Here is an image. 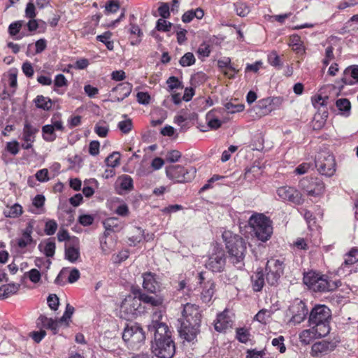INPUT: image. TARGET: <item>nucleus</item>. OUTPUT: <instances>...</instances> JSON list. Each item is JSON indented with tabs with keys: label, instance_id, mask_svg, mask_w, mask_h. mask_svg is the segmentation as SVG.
<instances>
[{
	"label": "nucleus",
	"instance_id": "obj_1",
	"mask_svg": "<svg viewBox=\"0 0 358 358\" xmlns=\"http://www.w3.org/2000/svg\"><path fill=\"white\" fill-rule=\"evenodd\" d=\"M162 313H155L153 320L160 318ZM148 330L154 333V342L152 344V353L159 358H171L176 351L175 343L171 338L169 327L164 322L152 320Z\"/></svg>",
	"mask_w": 358,
	"mask_h": 358
},
{
	"label": "nucleus",
	"instance_id": "obj_2",
	"mask_svg": "<svg viewBox=\"0 0 358 358\" xmlns=\"http://www.w3.org/2000/svg\"><path fill=\"white\" fill-rule=\"evenodd\" d=\"M222 236L225 242L230 261L238 268H242L244 266L243 260L246 252L245 241L230 231H224Z\"/></svg>",
	"mask_w": 358,
	"mask_h": 358
},
{
	"label": "nucleus",
	"instance_id": "obj_3",
	"mask_svg": "<svg viewBox=\"0 0 358 358\" xmlns=\"http://www.w3.org/2000/svg\"><path fill=\"white\" fill-rule=\"evenodd\" d=\"M303 281L313 292H331L341 285L340 280H331L327 275L313 271L304 273Z\"/></svg>",
	"mask_w": 358,
	"mask_h": 358
},
{
	"label": "nucleus",
	"instance_id": "obj_4",
	"mask_svg": "<svg viewBox=\"0 0 358 358\" xmlns=\"http://www.w3.org/2000/svg\"><path fill=\"white\" fill-rule=\"evenodd\" d=\"M272 224L271 220L263 213H254L248 220L255 237L262 242H266L271 237L273 229Z\"/></svg>",
	"mask_w": 358,
	"mask_h": 358
},
{
	"label": "nucleus",
	"instance_id": "obj_5",
	"mask_svg": "<svg viewBox=\"0 0 358 358\" xmlns=\"http://www.w3.org/2000/svg\"><path fill=\"white\" fill-rule=\"evenodd\" d=\"M331 310L325 305H317L311 310L309 315L310 327H315L320 331V334H329L330 332L329 320Z\"/></svg>",
	"mask_w": 358,
	"mask_h": 358
},
{
	"label": "nucleus",
	"instance_id": "obj_6",
	"mask_svg": "<svg viewBox=\"0 0 358 358\" xmlns=\"http://www.w3.org/2000/svg\"><path fill=\"white\" fill-rule=\"evenodd\" d=\"M122 339L132 350H138L145 339V332L138 323L127 324L122 333Z\"/></svg>",
	"mask_w": 358,
	"mask_h": 358
},
{
	"label": "nucleus",
	"instance_id": "obj_7",
	"mask_svg": "<svg viewBox=\"0 0 358 358\" xmlns=\"http://www.w3.org/2000/svg\"><path fill=\"white\" fill-rule=\"evenodd\" d=\"M166 177L173 182H188L195 177L196 169L193 167H184L181 165H171L166 167Z\"/></svg>",
	"mask_w": 358,
	"mask_h": 358
},
{
	"label": "nucleus",
	"instance_id": "obj_8",
	"mask_svg": "<svg viewBox=\"0 0 358 358\" xmlns=\"http://www.w3.org/2000/svg\"><path fill=\"white\" fill-rule=\"evenodd\" d=\"M315 166L322 175L332 176L336 172V161L334 156L328 150H322L315 156Z\"/></svg>",
	"mask_w": 358,
	"mask_h": 358
},
{
	"label": "nucleus",
	"instance_id": "obj_9",
	"mask_svg": "<svg viewBox=\"0 0 358 358\" xmlns=\"http://www.w3.org/2000/svg\"><path fill=\"white\" fill-rule=\"evenodd\" d=\"M141 303L135 295L127 296L120 306L121 317L129 320L135 318L140 313Z\"/></svg>",
	"mask_w": 358,
	"mask_h": 358
},
{
	"label": "nucleus",
	"instance_id": "obj_10",
	"mask_svg": "<svg viewBox=\"0 0 358 358\" xmlns=\"http://www.w3.org/2000/svg\"><path fill=\"white\" fill-rule=\"evenodd\" d=\"M300 187L308 196L318 197L324 192V184L319 178H303L299 182Z\"/></svg>",
	"mask_w": 358,
	"mask_h": 358
},
{
	"label": "nucleus",
	"instance_id": "obj_11",
	"mask_svg": "<svg viewBox=\"0 0 358 358\" xmlns=\"http://www.w3.org/2000/svg\"><path fill=\"white\" fill-rule=\"evenodd\" d=\"M225 265V254L220 248H215L205 263L206 268L213 273L222 272Z\"/></svg>",
	"mask_w": 358,
	"mask_h": 358
},
{
	"label": "nucleus",
	"instance_id": "obj_12",
	"mask_svg": "<svg viewBox=\"0 0 358 358\" xmlns=\"http://www.w3.org/2000/svg\"><path fill=\"white\" fill-rule=\"evenodd\" d=\"M276 193L282 201H288L294 205H300L303 202L302 194L295 187L282 186L277 189Z\"/></svg>",
	"mask_w": 358,
	"mask_h": 358
},
{
	"label": "nucleus",
	"instance_id": "obj_13",
	"mask_svg": "<svg viewBox=\"0 0 358 358\" xmlns=\"http://www.w3.org/2000/svg\"><path fill=\"white\" fill-rule=\"evenodd\" d=\"M358 262V248H352L348 253L345 255L344 262L337 269L336 273L339 276H347L352 272V266Z\"/></svg>",
	"mask_w": 358,
	"mask_h": 358
},
{
	"label": "nucleus",
	"instance_id": "obj_14",
	"mask_svg": "<svg viewBox=\"0 0 358 358\" xmlns=\"http://www.w3.org/2000/svg\"><path fill=\"white\" fill-rule=\"evenodd\" d=\"M201 315L198 306L189 303L184 306L182 321L196 325L201 324Z\"/></svg>",
	"mask_w": 358,
	"mask_h": 358
},
{
	"label": "nucleus",
	"instance_id": "obj_15",
	"mask_svg": "<svg viewBox=\"0 0 358 358\" xmlns=\"http://www.w3.org/2000/svg\"><path fill=\"white\" fill-rule=\"evenodd\" d=\"M336 347L334 342L327 341L316 342L311 347L310 355L315 357H321L332 352Z\"/></svg>",
	"mask_w": 358,
	"mask_h": 358
},
{
	"label": "nucleus",
	"instance_id": "obj_16",
	"mask_svg": "<svg viewBox=\"0 0 358 358\" xmlns=\"http://www.w3.org/2000/svg\"><path fill=\"white\" fill-rule=\"evenodd\" d=\"M132 91V85L125 82L118 84L113 87L110 93L112 101L120 102L129 96Z\"/></svg>",
	"mask_w": 358,
	"mask_h": 358
},
{
	"label": "nucleus",
	"instance_id": "obj_17",
	"mask_svg": "<svg viewBox=\"0 0 358 358\" xmlns=\"http://www.w3.org/2000/svg\"><path fill=\"white\" fill-rule=\"evenodd\" d=\"M64 255L65 259L71 263H75L80 259V243L77 238L66 243Z\"/></svg>",
	"mask_w": 358,
	"mask_h": 358
},
{
	"label": "nucleus",
	"instance_id": "obj_18",
	"mask_svg": "<svg viewBox=\"0 0 358 358\" xmlns=\"http://www.w3.org/2000/svg\"><path fill=\"white\" fill-rule=\"evenodd\" d=\"M199 327L200 324L193 325L191 323L181 321V325L178 331L182 338L191 342L196 338V335L199 332Z\"/></svg>",
	"mask_w": 358,
	"mask_h": 358
},
{
	"label": "nucleus",
	"instance_id": "obj_19",
	"mask_svg": "<svg viewBox=\"0 0 358 358\" xmlns=\"http://www.w3.org/2000/svg\"><path fill=\"white\" fill-rule=\"evenodd\" d=\"M289 310L292 313L290 321L294 324H300L303 322L308 313L306 304L301 301L294 303Z\"/></svg>",
	"mask_w": 358,
	"mask_h": 358
},
{
	"label": "nucleus",
	"instance_id": "obj_20",
	"mask_svg": "<svg viewBox=\"0 0 358 358\" xmlns=\"http://www.w3.org/2000/svg\"><path fill=\"white\" fill-rule=\"evenodd\" d=\"M136 297L139 299L140 303H143L152 308H160L162 306L164 303V299L162 296L159 295L150 296L143 292L141 289H138L134 292Z\"/></svg>",
	"mask_w": 358,
	"mask_h": 358
},
{
	"label": "nucleus",
	"instance_id": "obj_21",
	"mask_svg": "<svg viewBox=\"0 0 358 358\" xmlns=\"http://www.w3.org/2000/svg\"><path fill=\"white\" fill-rule=\"evenodd\" d=\"M200 283L203 284L202 286V292L201 294V299L203 302L208 303L211 301L215 292V283L213 280H209L206 282H203L204 280L203 273H199Z\"/></svg>",
	"mask_w": 358,
	"mask_h": 358
},
{
	"label": "nucleus",
	"instance_id": "obj_22",
	"mask_svg": "<svg viewBox=\"0 0 358 358\" xmlns=\"http://www.w3.org/2000/svg\"><path fill=\"white\" fill-rule=\"evenodd\" d=\"M35 220H29L24 229H23L22 233V237L17 240V245L20 248H24L27 245L31 244L33 243V238L31 237V234L34 231V227L35 225Z\"/></svg>",
	"mask_w": 358,
	"mask_h": 358
},
{
	"label": "nucleus",
	"instance_id": "obj_23",
	"mask_svg": "<svg viewBox=\"0 0 358 358\" xmlns=\"http://www.w3.org/2000/svg\"><path fill=\"white\" fill-rule=\"evenodd\" d=\"M143 287L150 293H155L159 287V283L156 278V275L151 272H146L142 275Z\"/></svg>",
	"mask_w": 358,
	"mask_h": 358
},
{
	"label": "nucleus",
	"instance_id": "obj_24",
	"mask_svg": "<svg viewBox=\"0 0 358 358\" xmlns=\"http://www.w3.org/2000/svg\"><path fill=\"white\" fill-rule=\"evenodd\" d=\"M320 332V331L318 329L315 328V327H310V329H305L300 333L299 340L301 343L308 345L315 338L327 336V334H322Z\"/></svg>",
	"mask_w": 358,
	"mask_h": 358
},
{
	"label": "nucleus",
	"instance_id": "obj_25",
	"mask_svg": "<svg viewBox=\"0 0 358 358\" xmlns=\"http://www.w3.org/2000/svg\"><path fill=\"white\" fill-rule=\"evenodd\" d=\"M231 325L232 320L228 315V312L226 310L217 315L214 324L215 329L219 332L225 331L229 327H231Z\"/></svg>",
	"mask_w": 358,
	"mask_h": 358
},
{
	"label": "nucleus",
	"instance_id": "obj_26",
	"mask_svg": "<svg viewBox=\"0 0 358 358\" xmlns=\"http://www.w3.org/2000/svg\"><path fill=\"white\" fill-rule=\"evenodd\" d=\"M283 101L284 99L282 96H272L260 100L259 103L260 107L272 111L278 109L282 106Z\"/></svg>",
	"mask_w": 358,
	"mask_h": 358
},
{
	"label": "nucleus",
	"instance_id": "obj_27",
	"mask_svg": "<svg viewBox=\"0 0 358 358\" xmlns=\"http://www.w3.org/2000/svg\"><path fill=\"white\" fill-rule=\"evenodd\" d=\"M38 321V324H41L43 327L50 329L54 334H56L59 327L64 324L60 319L59 320H54L44 315H41Z\"/></svg>",
	"mask_w": 358,
	"mask_h": 358
},
{
	"label": "nucleus",
	"instance_id": "obj_28",
	"mask_svg": "<svg viewBox=\"0 0 358 358\" xmlns=\"http://www.w3.org/2000/svg\"><path fill=\"white\" fill-rule=\"evenodd\" d=\"M103 224L106 230V236H108L110 232L120 231L123 227L122 222L118 218L114 217L106 219Z\"/></svg>",
	"mask_w": 358,
	"mask_h": 358
},
{
	"label": "nucleus",
	"instance_id": "obj_29",
	"mask_svg": "<svg viewBox=\"0 0 358 358\" xmlns=\"http://www.w3.org/2000/svg\"><path fill=\"white\" fill-rule=\"evenodd\" d=\"M24 25V21L18 20L12 22L8 27V33L11 37L15 40H20L24 36L20 34V31Z\"/></svg>",
	"mask_w": 358,
	"mask_h": 358
},
{
	"label": "nucleus",
	"instance_id": "obj_30",
	"mask_svg": "<svg viewBox=\"0 0 358 358\" xmlns=\"http://www.w3.org/2000/svg\"><path fill=\"white\" fill-rule=\"evenodd\" d=\"M266 271H272L282 275L284 271V262L278 259H271L267 262Z\"/></svg>",
	"mask_w": 358,
	"mask_h": 358
},
{
	"label": "nucleus",
	"instance_id": "obj_31",
	"mask_svg": "<svg viewBox=\"0 0 358 358\" xmlns=\"http://www.w3.org/2000/svg\"><path fill=\"white\" fill-rule=\"evenodd\" d=\"M252 289L255 292L262 290L264 285V275L262 271H257L251 277Z\"/></svg>",
	"mask_w": 358,
	"mask_h": 358
},
{
	"label": "nucleus",
	"instance_id": "obj_32",
	"mask_svg": "<svg viewBox=\"0 0 358 358\" xmlns=\"http://www.w3.org/2000/svg\"><path fill=\"white\" fill-rule=\"evenodd\" d=\"M204 15V11L201 8H197L195 10H189L185 12L182 16L183 22H190L194 18L201 19Z\"/></svg>",
	"mask_w": 358,
	"mask_h": 358
},
{
	"label": "nucleus",
	"instance_id": "obj_33",
	"mask_svg": "<svg viewBox=\"0 0 358 358\" xmlns=\"http://www.w3.org/2000/svg\"><path fill=\"white\" fill-rule=\"evenodd\" d=\"M336 106L339 110V114L348 117L350 114L351 104L348 99L345 98L338 99L336 101Z\"/></svg>",
	"mask_w": 358,
	"mask_h": 358
},
{
	"label": "nucleus",
	"instance_id": "obj_34",
	"mask_svg": "<svg viewBox=\"0 0 358 358\" xmlns=\"http://www.w3.org/2000/svg\"><path fill=\"white\" fill-rule=\"evenodd\" d=\"M38 129L26 122L23 128L22 139L24 141H34Z\"/></svg>",
	"mask_w": 358,
	"mask_h": 358
},
{
	"label": "nucleus",
	"instance_id": "obj_35",
	"mask_svg": "<svg viewBox=\"0 0 358 358\" xmlns=\"http://www.w3.org/2000/svg\"><path fill=\"white\" fill-rule=\"evenodd\" d=\"M22 213V207L19 203H15L10 206H8L3 211V214L6 217L11 218L18 217Z\"/></svg>",
	"mask_w": 358,
	"mask_h": 358
},
{
	"label": "nucleus",
	"instance_id": "obj_36",
	"mask_svg": "<svg viewBox=\"0 0 358 358\" xmlns=\"http://www.w3.org/2000/svg\"><path fill=\"white\" fill-rule=\"evenodd\" d=\"M19 285L14 283L3 285L0 287V298H8L10 295L16 293L19 289Z\"/></svg>",
	"mask_w": 358,
	"mask_h": 358
},
{
	"label": "nucleus",
	"instance_id": "obj_37",
	"mask_svg": "<svg viewBox=\"0 0 358 358\" xmlns=\"http://www.w3.org/2000/svg\"><path fill=\"white\" fill-rule=\"evenodd\" d=\"M289 45L297 53H303L305 52L301 38L298 35H292L290 36Z\"/></svg>",
	"mask_w": 358,
	"mask_h": 358
},
{
	"label": "nucleus",
	"instance_id": "obj_38",
	"mask_svg": "<svg viewBox=\"0 0 358 358\" xmlns=\"http://www.w3.org/2000/svg\"><path fill=\"white\" fill-rule=\"evenodd\" d=\"M34 103L38 108L44 110H49L52 106L51 99L43 95H38L34 99Z\"/></svg>",
	"mask_w": 358,
	"mask_h": 358
},
{
	"label": "nucleus",
	"instance_id": "obj_39",
	"mask_svg": "<svg viewBox=\"0 0 358 358\" xmlns=\"http://www.w3.org/2000/svg\"><path fill=\"white\" fill-rule=\"evenodd\" d=\"M27 27L31 32L37 29H39V32H44L46 29V23L41 20H34L32 18L27 23Z\"/></svg>",
	"mask_w": 358,
	"mask_h": 358
},
{
	"label": "nucleus",
	"instance_id": "obj_40",
	"mask_svg": "<svg viewBox=\"0 0 358 358\" xmlns=\"http://www.w3.org/2000/svg\"><path fill=\"white\" fill-rule=\"evenodd\" d=\"M38 248L46 257H52L55 253V243L53 240L48 239L44 245L40 244Z\"/></svg>",
	"mask_w": 358,
	"mask_h": 358
},
{
	"label": "nucleus",
	"instance_id": "obj_41",
	"mask_svg": "<svg viewBox=\"0 0 358 358\" xmlns=\"http://www.w3.org/2000/svg\"><path fill=\"white\" fill-rule=\"evenodd\" d=\"M260 173V169L257 166H252L245 170L244 179L250 183L255 181Z\"/></svg>",
	"mask_w": 358,
	"mask_h": 358
},
{
	"label": "nucleus",
	"instance_id": "obj_42",
	"mask_svg": "<svg viewBox=\"0 0 358 358\" xmlns=\"http://www.w3.org/2000/svg\"><path fill=\"white\" fill-rule=\"evenodd\" d=\"M55 131L51 124H46L42 127L43 138L48 142L54 141L57 137Z\"/></svg>",
	"mask_w": 358,
	"mask_h": 358
},
{
	"label": "nucleus",
	"instance_id": "obj_43",
	"mask_svg": "<svg viewBox=\"0 0 358 358\" xmlns=\"http://www.w3.org/2000/svg\"><path fill=\"white\" fill-rule=\"evenodd\" d=\"M206 121L208 126L213 129L220 128L222 124L218 118L215 117L214 112L213 110L206 114Z\"/></svg>",
	"mask_w": 358,
	"mask_h": 358
},
{
	"label": "nucleus",
	"instance_id": "obj_44",
	"mask_svg": "<svg viewBox=\"0 0 358 358\" xmlns=\"http://www.w3.org/2000/svg\"><path fill=\"white\" fill-rule=\"evenodd\" d=\"M120 162V155L118 152H113L109 155L105 162L106 166L110 168H115L119 166Z\"/></svg>",
	"mask_w": 358,
	"mask_h": 358
},
{
	"label": "nucleus",
	"instance_id": "obj_45",
	"mask_svg": "<svg viewBox=\"0 0 358 358\" xmlns=\"http://www.w3.org/2000/svg\"><path fill=\"white\" fill-rule=\"evenodd\" d=\"M94 131L99 137L104 138L108 133L109 126L106 122H99L95 124Z\"/></svg>",
	"mask_w": 358,
	"mask_h": 358
},
{
	"label": "nucleus",
	"instance_id": "obj_46",
	"mask_svg": "<svg viewBox=\"0 0 358 358\" xmlns=\"http://www.w3.org/2000/svg\"><path fill=\"white\" fill-rule=\"evenodd\" d=\"M120 187L122 189L129 191L133 189V180L128 175H124L119 178Z\"/></svg>",
	"mask_w": 358,
	"mask_h": 358
},
{
	"label": "nucleus",
	"instance_id": "obj_47",
	"mask_svg": "<svg viewBox=\"0 0 358 358\" xmlns=\"http://www.w3.org/2000/svg\"><path fill=\"white\" fill-rule=\"evenodd\" d=\"M271 316V311L267 309H262L259 310L255 315V318L257 321L262 324L267 323Z\"/></svg>",
	"mask_w": 358,
	"mask_h": 358
},
{
	"label": "nucleus",
	"instance_id": "obj_48",
	"mask_svg": "<svg viewBox=\"0 0 358 358\" xmlns=\"http://www.w3.org/2000/svg\"><path fill=\"white\" fill-rule=\"evenodd\" d=\"M195 57L192 52L185 53L180 59L179 63L182 66H189L195 63Z\"/></svg>",
	"mask_w": 358,
	"mask_h": 358
},
{
	"label": "nucleus",
	"instance_id": "obj_49",
	"mask_svg": "<svg viewBox=\"0 0 358 358\" xmlns=\"http://www.w3.org/2000/svg\"><path fill=\"white\" fill-rule=\"evenodd\" d=\"M58 225L55 220H49L45 222L44 231L46 235L52 236L55 234L57 229Z\"/></svg>",
	"mask_w": 358,
	"mask_h": 358
},
{
	"label": "nucleus",
	"instance_id": "obj_50",
	"mask_svg": "<svg viewBox=\"0 0 358 358\" xmlns=\"http://www.w3.org/2000/svg\"><path fill=\"white\" fill-rule=\"evenodd\" d=\"M234 6L236 14L239 16L245 17L250 13V8L245 3L237 2Z\"/></svg>",
	"mask_w": 358,
	"mask_h": 358
},
{
	"label": "nucleus",
	"instance_id": "obj_51",
	"mask_svg": "<svg viewBox=\"0 0 358 358\" xmlns=\"http://www.w3.org/2000/svg\"><path fill=\"white\" fill-rule=\"evenodd\" d=\"M132 126L131 119L120 121L117 124L118 129L124 134H128L131 130Z\"/></svg>",
	"mask_w": 358,
	"mask_h": 358
},
{
	"label": "nucleus",
	"instance_id": "obj_52",
	"mask_svg": "<svg viewBox=\"0 0 358 358\" xmlns=\"http://www.w3.org/2000/svg\"><path fill=\"white\" fill-rule=\"evenodd\" d=\"M334 59V48L332 46H328L325 49L324 58L322 60V64L324 67H327L331 61Z\"/></svg>",
	"mask_w": 358,
	"mask_h": 358
},
{
	"label": "nucleus",
	"instance_id": "obj_53",
	"mask_svg": "<svg viewBox=\"0 0 358 358\" xmlns=\"http://www.w3.org/2000/svg\"><path fill=\"white\" fill-rule=\"evenodd\" d=\"M250 333L243 328L238 329L236 331L237 339L243 343H246L249 341Z\"/></svg>",
	"mask_w": 358,
	"mask_h": 358
},
{
	"label": "nucleus",
	"instance_id": "obj_54",
	"mask_svg": "<svg viewBox=\"0 0 358 358\" xmlns=\"http://www.w3.org/2000/svg\"><path fill=\"white\" fill-rule=\"evenodd\" d=\"M328 100L327 96H322L320 94L315 95L312 97V103L315 108H319L320 106H325L327 104V101Z\"/></svg>",
	"mask_w": 358,
	"mask_h": 358
},
{
	"label": "nucleus",
	"instance_id": "obj_55",
	"mask_svg": "<svg viewBox=\"0 0 358 358\" xmlns=\"http://www.w3.org/2000/svg\"><path fill=\"white\" fill-rule=\"evenodd\" d=\"M268 62L273 66L279 68L282 66L280 57L276 52H272L268 55Z\"/></svg>",
	"mask_w": 358,
	"mask_h": 358
},
{
	"label": "nucleus",
	"instance_id": "obj_56",
	"mask_svg": "<svg viewBox=\"0 0 358 358\" xmlns=\"http://www.w3.org/2000/svg\"><path fill=\"white\" fill-rule=\"evenodd\" d=\"M25 275L29 278L30 281L34 283L38 282L41 278L40 271L36 268L31 269L29 272L26 273Z\"/></svg>",
	"mask_w": 358,
	"mask_h": 358
},
{
	"label": "nucleus",
	"instance_id": "obj_57",
	"mask_svg": "<svg viewBox=\"0 0 358 358\" xmlns=\"http://www.w3.org/2000/svg\"><path fill=\"white\" fill-rule=\"evenodd\" d=\"M181 157V153L176 150H171L166 155V161L170 163H174Z\"/></svg>",
	"mask_w": 358,
	"mask_h": 358
},
{
	"label": "nucleus",
	"instance_id": "obj_58",
	"mask_svg": "<svg viewBox=\"0 0 358 358\" xmlns=\"http://www.w3.org/2000/svg\"><path fill=\"white\" fill-rule=\"evenodd\" d=\"M284 337L282 336H280L278 338H275L272 340V345L279 350L280 352L283 353L286 350V348L284 344Z\"/></svg>",
	"mask_w": 358,
	"mask_h": 358
},
{
	"label": "nucleus",
	"instance_id": "obj_59",
	"mask_svg": "<svg viewBox=\"0 0 358 358\" xmlns=\"http://www.w3.org/2000/svg\"><path fill=\"white\" fill-rule=\"evenodd\" d=\"M73 312L74 308L69 304H67L66 310L60 318L61 321L63 322L66 326L69 324V321L70 320Z\"/></svg>",
	"mask_w": 358,
	"mask_h": 358
},
{
	"label": "nucleus",
	"instance_id": "obj_60",
	"mask_svg": "<svg viewBox=\"0 0 358 358\" xmlns=\"http://www.w3.org/2000/svg\"><path fill=\"white\" fill-rule=\"evenodd\" d=\"M266 280L268 283L271 285H275L278 283L280 275H279L278 273L272 271H266Z\"/></svg>",
	"mask_w": 358,
	"mask_h": 358
},
{
	"label": "nucleus",
	"instance_id": "obj_61",
	"mask_svg": "<svg viewBox=\"0 0 358 358\" xmlns=\"http://www.w3.org/2000/svg\"><path fill=\"white\" fill-rule=\"evenodd\" d=\"M166 18L159 19L157 22L156 28L159 31H169L172 24L166 20Z\"/></svg>",
	"mask_w": 358,
	"mask_h": 358
},
{
	"label": "nucleus",
	"instance_id": "obj_62",
	"mask_svg": "<svg viewBox=\"0 0 358 358\" xmlns=\"http://www.w3.org/2000/svg\"><path fill=\"white\" fill-rule=\"evenodd\" d=\"M246 358H265L264 350H257V349L248 350L246 352Z\"/></svg>",
	"mask_w": 358,
	"mask_h": 358
},
{
	"label": "nucleus",
	"instance_id": "obj_63",
	"mask_svg": "<svg viewBox=\"0 0 358 358\" xmlns=\"http://www.w3.org/2000/svg\"><path fill=\"white\" fill-rule=\"evenodd\" d=\"M119 8V3L114 0L109 1L105 6V10L107 13H115Z\"/></svg>",
	"mask_w": 358,
	"mask_h": 358
},
{
	"label": "nucleus",
	"instance_id": "obj_64",
	"mask_svg": "<svg viewBox=\"0 0 358 358\" xmlns=\"http://www.w3.org/2000/svg\"><path fill=\"white\" fill-rule=\"evenodd\" d=\"M345 76H350L357 81H358V65H355L347 68L344 71Z\"/></svg>",
	"mask_w": 358,
	"mask_h": 358
}]
</instances>
